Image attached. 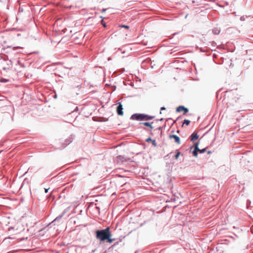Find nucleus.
Masks as SVG:
<instances>
[{
  "label": "nucleus",
  "instance_id": "nucleus-6",
  "mask_svg": "<svg viewBox=\"0 0 253 253\" xmlns=\"http://www.w3.org/2000/svg\"><path fill=\"white\" fill-rule=\"evenodd\" d=\"M130 159L124 156L119 155L116 158V162L117 163L121 164L124 162H127L129 161Z\"/></svg>",
  "mask_w": 253,
  "mask_h": 253
},
{
  "label": "nucleus",
  "instance_id": "nucleus-18",
  "mask_svg": "<svg viewBox=\"0 0 253 253\" xmlns=\"http://www.w3.org/2000/svg\"><path fill=\"white\" fill-rule=\"evenodd\" d=\"M200 144V141H198L196 142H195L193 145H192V146H193L194 148H197V149H199V145Z\"/></svg>",
  "mask_w": 253,
  "mask_h": 253
},
{
  "label": "nucleus",
  "instance_id": "nucleus-22",
  "mask_svg": "<svg viewBox=\"0 0 253 253\" xmlns=\"http://www.w3.org/2000/svg\"><path fill=\"white\" fill-rule=\"evenodd\" d=\"M211 42V46L212 47H215L216 45V43L214 41H212Z\"/></svg>",
  "mask_w": 253,
  "mask_h": 253
},
{
  "label": "nucleus",
  "instance_id": "nucleus-14",
  "mask_svg": "<svg viewBox=\"0 0 253 253\" xmlns=\"http://www.w3.org/2000/svg\"><path fill=\"white\" fill-rule=\"evenodd\" d=\"M153 122H144V123H140V125H143L144 126H146L149 127L151 129H152L153 128V127L152 126V124Z\"/></svg>",
  "mask_w": 253,
  "mask_h": 253
},
{
  "label": "nucleus",
  "instance_id": "nucleus-17",
  "mask_svg": "<svg viewBox=\"0 0 253 253\" xmlns=\"http://www.w3.org/2000/svg\"><path fill=\"white\" fill-rule=\"evenodd\" d=\"M111 237H109L106 240L107 241V242L110 244L113 243V242L115 240V239L111 238Z\"/></svg>",
  "mask_w": 253,
  "mask_h": 253
},
{
  "label": "nucleus",
  "instance_id": "nucleus-20",
  "mask_svg": "<svg viewBox=\"0 0 253 253\" xmlns=\"http://www.w3.org/2000/svg\"><path fill=\"white\" fill-rule=\"evenodd\" d=\"M213 127V126L212 127H211V128H210L207 131H206L203 135V136L201 137V138H203L205 135H206L207 134H208L210 131H211V130L212 129V128Z\"/></svg>",
  "mask_w": 253,
  "mask_h": 253
},
{
  "label": "nucleus",
  "instance_id": "nucleus-41",
  "mask_svg": "<svg viewBox=\"0 0 253 253\" xmlns=\"http://www.w3.org/2000/svg\"><path fill=\"white\" fill-rule=\"evenodd\" d=\"M163 45H160V44H159V48L161 47V46H162Z\"/></svg>",
  "mask_w": 253,
  "mask_h": 253
},
{
  "label": "nucleus",
  "instance_id": "nucleus-16",
  "mask_svg": "<svg viewBox=\"0 0 253 253\" xmlns=\"http://www.w3.org/2000/svg\"><path fill=\"white\" fill-rule=\"evenodd\" d=\"M207 147L203 148V149H200L199 148L198 152L200 154H203L205 152H207Z\"/></svg>",
  "mask_w": 253,
  "mask_h": 253
},
{
  "label": "nucleus",
  "instance_id": "nucleus-5",
  "mask_svg": "<svg viewBox=\"0 0 253 253\" xmlns=\"http://www.w3.org/2000/svg\"><path fill=\"white\" fill-rule=\"evenodd\" d=\"M176 112L177 113H180L181 112H183V115H185L189 112V109L187 107H185L183 105H179L176 107Z\"/></svg>",
  "mask_w": 253,
  "mask_h": 253
},
{
  "label": "nucleus",
  "instance_id": "nucleus-34",
  "mask_svg": "<svg viewBox=\"0 0 253 253\" xmlns=\"http://www.w3.org/2000/svg\"><path fill=\"white\" fill-rule=\"evenodd\" d=\"M217 5H218V6L220 7H222V8H223V7H224V6H223V5H221V4H218Z\"/></svg>",
  "mask_w": 253,
  "mask_h": 253
},
{
  "label": "nucleus",
  "instance_id": "nucleus-24",
  "mask_svg": "<svg viewBox=\"0 0 253 253\" xmlns=\"http://www.w3.org/2000/svg\"><path fill=\"white\" fill-rule=\"evenodd\" d=\"M101 24L103 25V26L104 27H106V24L105 23V22L103 20H102L101 21Z\"/></svg>",
  "mask_w": 253,
  "mask_h": 253
},
{
  "label": "nucleus",
  "instance_id": "nucleus-4",
  "mask_svg": "<svg viewBox=\"0 0 253 253\" xmlns=\"http://www.w3.org/2000/svg\"><path fill=\"white\" fill-rule=\"evenodd\" d=\"M2 64L3 67H2V69L5 71L7 70H9L12 66V62L10 60L4 59L3 60Z\"/></svg>",
  "mask_w": 253,
  "mask_h": 253
},
{
  "label": "nucleus",
  "instance_id": "nucleus-38",
  "mask_svg": "<svg viewBox=\"0 0 253 253\" xmlns=\"http://www.w3.org/2000/svg\"><path fill=\"white\" fill-rule=\"evenodd\" d=\"M171 154V153H169V154H167V156H166L165 157V158H166V157H167L169 156V154Z\"/></svg>",
  "mask_w": 253,
  "mask_h": 253
},
{
  "label": "nucleus",
  "instance_id": "nucleus-30",
  "mask_svg": "<svg viewBox=\"0 0 253 253\" xmlns=\"http://www.w3.org/2000/svg\"><path fill=\"white\" fill-rule=\"evenodd\" d=\"M241 21H244L245 20V18L244 16H241L240 17Z\"/></svg>",
  "mask_w": 253,
  "mask_h": 253
},
{
  "label": "nucleus",
  "instance_id": "nucleus-2",
  "mask_svg": "<svg viewBox=\"0 0 253 253\" xmlns=\"http://www.w3.org/2000/svg\"><path fill=\"white\" fill-rule=\"evenodd\" d=\"M154 116H150L145 114L135 113L132 115L130 119L136 121H149L153 119Z\"/></svg>",
  "mask_w": 253,
  "mask_h": 253
},
{
  "label": "nucleus",
  "instance_id": "nucleus-13",
  "mask_svg": "<svg viewBox=\"0 0 253 253\" xmlns=\"http://www.w3.org/2000/svg\"><path fill=\"white\" fill-rule=\"evenodd\" d=\"M220 32V29L218 27H214L212 29V33L214 35H218Z\"/></svg>",
  "mask_w": 253,
  "mask_h": 253
},
{
  "label": "nucleus",
  "instance_id": "nucleus-12",
  "mask_svg": "<svg viewBox=\"0 0 253 253\" xmlns=\"http://www.w3.org/2000/svg\"><path fill=\"white\" fill-rule=\"evenodd\" d=\"M198 131L197 132H194L193 133H192L191 134V136H190V139H191V141H192V142H194L196 140H197L199 139V135L198 134Z\"/></svg>",
  "mask_w": 253,
  "mask_h": 253
},
{
  "label": "nucleus",
  "instance_id": "nucleus-39",
  "mask_svg": "<svg viewBox=\"0 0 253 253\" xmlns=\"http://www.w3.org/2000/svg\"><path fill=\"white\" fill-rule=\"evenodd\" d=\"M159 131H160V130H161V129H162L161 126H159Z\"/></svg>",
  "mask_w": 253,
  "mask_h": 253
},
{
  "label": "nucleus",
  "instance_id": "nucleus-19",
  "mask_svg": "<svg viewBox=\"0 0 253 253\" xmlns=\"http://www.w3.org/2000/svg\"><path fill=\"white\" fill-rule=\"evenodd\" d=\"M190 123V121L188 119H185L184 120L183 124L188 126Z\"/></svg>",
  "mask_w": 253,
  "mask_h": 253
},
{
  "label": "nucleus",
  "instance_id": "nucleus-9",
  "mask_svg": "<svg viewBox=\"0 0 253 253\" xmlns=\"http://www.w3.org/2000/svg\"><path fill=\"white\" fill-rule=\"evenodd\" d=\"M169 138L170 139H173L174 140V142L178 144H179L180 143V137L175 134H169Z\"/></svg>",
  "mask_w": 253,
  "mask_h": 253
},
{
  "label": "nucleus",
  "instance_id": "nucleus-15",
  "mask_svg": "<svg viewBox=\"0 0 253 253\" xmlns=\"http://www.w3.org/2000/svg\"><path fill=\"white\" fill-rule=\"evenodd\" d=\"M181 154V152L178 150H176V153L173 156V158L175 159H177L179 156Z\"/></svg>",
  "mask_w": 253,
  "mask_h": 253
},
{
  "label": "nucleus",
  "instance_id": "nucleus-3",
  "mask_svg": "<svg viewBox=\"0 0 253 253\" xmlns=\"http://www.w3.org/2000/svg\"><path fill=\"white\" fill-rule=\"evenodd\" d=\"M168 201V199H165V195H159V201H161L159 205V209L160 208L161 206H163V209L161 210V211H159L160 212H163L164 211H166V209L167 207H168V205H165L164 206L163 205V202L167 203Z\"/></svg>",
  "mask_w": 253,
  "mask_h": 253
},
{
  "label": "nucleus",
  "instance_id": "nucleus-31",
  "mask_svg": "<svg viewBox=\"0 0 253 253\" xmlns=\"http://www.w3.org/2000/svg\"><path fill=\"white\" fill-rule=\"evenodd\" d=\"M47 228V227H45L44 228H42V229H41L39 232H42V231H43L44 230H45L46 228Z\"/></svg>",
  "mask_w": 253,
  "mask_h": 253
},
{
  "label": "nucleus",
  "instance_id": "nucleus-35",
  "mask_svg": "<svg viewBox=\"0 0 253 253\" xmlns=\"http://www.w3.org/2000/svg\"><path fill=\"white\" fill-rule=\"evenodd\" d=\"M164 120V119L163 118H161V119H159V121H162Z\"/></svg>",
  "mask_w": 253,
  "mask_h": 253
},
{
  "label": "nucleus",
  "instance_id": "nucleus-27",
  "mask_svg": "<svg viewBox=\"0 0 253 253\" xmlns=\"http://www.w3.org/2000/svg\"><path fill=\"white\" fill-rule=\"evenodd\" d=\"M166 109V108L165 107H162L160 108V112H159L160 114H161V111L163 110H165Z\"/></svg>",
  "mask_w": 253,
  "mask_h": 253
},
{
  "label": "nucleus",
  "instance_id": "nucleus-29",
  "mask_svg": "<svg viewBox=\"0 0 253 253\" xmlns=\"http://www.w3.org/2000/svg\"><path fill=\"white\" fill-rule=\"evenodd\" d=\"M182 119V117L181 116H178L177 118L176 121H178Z\"/></svg>",
  "mask_w": 253,
  "mask_h": 253
},
{
  "label": "nucleus",
  "instance_id": "nucleus-10",
  "mask_svg": "<svg viewBox=\"0 0 253 253\" xmlns=\"http://www.w3.org/2000/svg\"><path fill=\"white\" fill-rule=\"evenodd\" d=\"M64 215V213L62 214L61 215H59L54 220H53L51 223H49L47 226L51 227V225L52 223H54V225L55 224H58L59 221L61 219L62 217H63Z\"/></svg>",
  "mask_w": 253,
  "mask_h": 253
},
{
  "label": "nucleus",
  "instance_id": "nucleus-47",
  "mask_svg": "<svg viewBox=\"0 0 253 253\" xmlns=\"http://www.w3.org/2000/svg\"><path fill=\"white\" fill-rule=\"evenodd\" d=\"M103 253H107V252L105 251Z\"/></svg>",
  "mask_w": 253,
  "mask_h": 253
},
{
  "label": "nucleus",
  "instance_id": "nucleus-8",
  "mask_svg": "<svg viewBox=\"0 0 253 253\" xmlns=\"http://www.w3.org/2000/svg\"><path fill=\"white\" fill-rule=\"evenodd\" d=\"M75 138L74 135H71L68 138H67L63 144V147H66L67 145L70 144L74 140Z\"/></svg>",
  "mask_w": 253,
  "mask_h": 253
},
{
  "label": "nucleus",
  "instance_id": "nucleus-21",
  "mask_svg": "<svg viewBox=\"0 0 253 253\" xmlns=\"http://www.w3.org/2000/svg\"><path fill=\"white\" fill-rule=\"evenodd\" d=\"M251 203V201L250 200H247V203H246L247 208H248L250 206Z\"/></svg>",
  "mask_w": 253,
  "mask_h": 253
},
{
  "label": "nucleus",
  "instance_id": "nucleus-37",
  "mask_svg": "<svg viewBox=\"0 0 253 253\" xmlns=\"http://www.w3.org/2000/svg\"><path fill=\"white\" fill-rule=\"evenodd\" d=\"M225 4H226V5H228L229 4V3H228V2L227 1H226V2H225Z\"/></svg>",
  "mask_w": 253,
  "mask_h": 253
},
{
  "label": "nucleus",
  "instance_id": "nucleus-26",
  "mask_svg": "<svg viewBox=\"0 0 253 253\" xmlns=\"http://www.w3.org/2000/svg\"><path fill=\"white\" fill-rule=\"evenodd\" d=\"M152 139L151 138V137H149L146 139V141L147 142H152Z\"/></svg>",
  "mask_w": 253,
  "mask_h": 253
},
{
  "label": "nucleus",
  "instance_id": "nucleus-36",
  "mask_svg": "<svg viewBox=\"0 0 253 253\" xmlns=\"http://www.w3.org/2000/svg\"><path fill=\"white\" fill-rule=\"evenodd\" d=\"M159 193L161 194V193L160 192V190H161V189L160 188V187L159 188ZM162 190L163 191V189H162Z\"/></svg>",
  "mask_w": 253,
  "mask_h": 253
},
{
  "label": "nucleus",
  "instance_id": "nucleus-48",
  "mask_svg": "<svg viewBox=\"0 0 253 253\" xmlns=\"http://www.w3.org/2000/svg\"><path fill=\"white\" fill-rule=\"evenodd\" d=\"M187 16H188V14H187V15H186L185 17H186H186H187Z\"/></svg>",
  "mask_w": 253,
  "mask_h": 253
},
{
  "label": "nucleus",
  "instance_id": "nucleus-43",
  "mask_svg": "<svg viewBox=\"0 0 253 253\" xmlns=\"http://www.w3.org/2000/svg\"><path fill=\"white\" fill-rule=\"evenodd\" d=\"M177 133H179V130H177Z\"/></svg>",
  "mask_w": 253,
  "mask_h": 253
},
{
  "label": "nucleus",
  "instance_id": "nucleus-28",
  "mask_svg": "<svg viewBox=\"0 0 253 253\" xmlns=\"http://www.w3.org/2000/svg\"><path fill=\"white\" fill-rule=\"evenodd\" d=\"M121 27H123V28H126V29H128L129 28V26H127V25H122L121 26Z\"/></svg>",
  "mask_w": 253,
  "mask_h": 253
},
{
  "label": "nucleus",
  "instance_id": "nucleus-45",
  "mask_svg": "<svg viewBox=\"0 0 253 253\" xmlns=\"http://www.w3.org/2000/svg\"><path fill=\"white\" fill-rule=\"evenodd\" d=\"M2 151V150L0 151V154H1V152Z\"/></svg>",
  "mask_w": 253,
  "mask_h": 253
},
{
  "label": "nucleus",
  "instance_id": "nucleus-44",
  "mask_svg": "<svg viewBox=\"0 0 253 253\" xmlns=\"http://www.w3.org/2000/svg\"><path fill=\"white\" fill-rule=\"evenodd\" d=\"M167 120H171V118H169Z\"/></svg>",
  "mask_w": 253,
  "mask_h": 253
},
{
  "label": "nucleus",
  "instance_id": "nucleus-42",
  "mask_svg": "<svg viewBox=\"0 0 253 253\" xmlns=\"http://www.w3.org/2000/svg\"><path fill=\"white\" fill-rule=\"evenodd\" d=\"M176 34H177V33H174L173 34V35H176Z\"/></svg>",
  "mask_w": 253,
  "mask_h": 253
},
{
  "label": "nucleus",
  "instance_id": "nucleus-7",
  "mask_svg": "<svg viewBox=\"0 0 253 253\" xmlns=\"http://www.w3.org/2000/svg\"><path fill=\"white\" fill-rule=\"evenodd\" d=\"M190 151L189 153L192 154V156L195 158H197L198 156V150L199 149L194 148L193 146H190L189 147Z\"/></svg>",
  "mask_w": 253,
  "mask_h": 253
},
{
  "label": "nucleus",
  "instance_id": "nucleus-40",
  "mask_svg": "<svg viewBox=\"0 0 253 253\" xmlns=\"http://www.w3.org/2000/svg\"><path fill=\"white\" fill-rule=\"evenodd\" d=\"M105 10H106V9H102V11H103V12L105 11Z\"/></svg>",
  "mask_w": 253,
  "mask_h": 253
},
{
  "label": "nucleus",
  "instance_id": "nucleus-25",
  "mask_svg": "<svg viewBox=\"0 0 253 253\" xmlns=\"http://www.w3.org/2000/svg\"><path fill=\"white\" fill-rule=\"evenodd\" d=\"M119 241H117L116 242H115L111 247V248H114L116 246H117L118 244H119Z\"/></svg>",
  "mask_w": 253,
  "mask_h": 253
},
{
  "label": "nucleus",
  "instance_id": "nucleus-32",
  "mask_svg": "<svg viewBox=\"0 0 253 253\" xmlns=\"http://www.w3.org/2000/svg\"><path fill=\"white\" fill-rule=\"evenodd\" d=\"M207 152L208 154H211L212 153V151H208Z\"/></svg>",
  "mask_w": 253,
  "mask_h": 253
},
{
  "label": "nucleus",
  "instance_id": "nucleus-33",
  "mask_svg": "<svg viewBox=\"0 0 253 253\" xmlns=\"http://www.w3.org/2000/svg\"><path fill=\"white\" fill-rule=\"evenodd\" d=\"M48 189H46V188H45V189H44V190H45V193H47L48 192Z\"/></svg>",
  "mask_w": 253,
  "mask_h": 253
},
{
  "label": "nucleus",
  "instance_id": "nucleus-1",
  "mask_svg": "<svg viewBox=\"0 0 253 253\" xmlns=\"http://www.w3.org/2000/svg\"><path fill=\"white\" fill-rule=\"evenodd\" d=\"M95 233L96 238L101 242L105 241L109 237L112 236L109 227L103 229L97 230L95 231Z\"/></svg>",
  "mask_w": 253,
  "mask_h": 253
},
{
  "label": "nucleus",
  "instance_id": "nucleus-46",
  "mask_svg": "<svg viewBox=\"0 0 253 253\" xmlns=\"http://www.w3.org/2000/svg\"><path fill=\"white\" fill-rule=\"evenodd\" d=\"M2 151V150L0 151V154H1V152Z\"/></svg>",
  "mask_w": 253,
  "mask_h": 253
},
{
  "label": "nucleus",
  "instance_id": "nucleus-23",
  "mask_svg": "<svg viewBox=\"0 0 253 253\" xmlns=\"http://www.w3.org/2000/svg\"><path fill=\"white\" fill-rule=\"evenodd\" d=\"M152 144L154 146L156 147L157 146V142L155 140H153L152 141Z\"/></svg>",
  "mask_w": 253,
  "mask_h": 253
},
{
  "label": "nucleus",
  "instance_id": "nucleus-11",
  "mask_svg": "<svg viewBox=\"0 0 253 253\" xmlns=\"http://www.w3.org/2000/svg\"><path fill=\"white\" fill-rule=\"evenodd\" d=\"M117 112L120 116H122L124 114L123 105L121 103H119L117 107Z\"/></svg>",
  "mask_w": 253,
  "mask_h": 253
}]
</instances>
